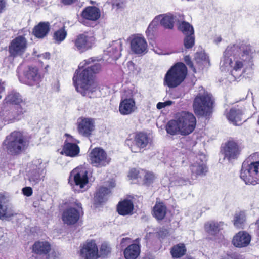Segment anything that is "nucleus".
<instances>
[{"instance_id":"1","label":"nucleus","mask_w":259,"mask_h":259,"mask_svg":"<svg viewBox=\"0 0 259 259\" xmlns=\"http://www.w3.org/2000/svg\"><path fill=\"white\" fill-rule=\"evenodd\" d=\"M255 54L254 47L246 42L230 45L220 61L221 69L226 70L228 67H231V74L235 78H238L252 68Z\"/></svg>"},{"instance_id":"2","label":"nucleus","mask_w":259,"mask_h":259,"mask_svg":"<svg viewBox=\"0 0 259 259\" xmlns=\"http://www.w3.org/2000/svg\"><path fill=\"white\" fill-rule=\"evenodd\" d=\"M92 59L81 62L73 78L76 91L83 96L92 98L98 90V83L93 79V74L98 73L101 69V65L96 63L93 65L83 68L89 64Z\"/></svg>"},{"instance_id":"3","label":"nucleus","mask_w":259,"mask_h":259,"mask_svg":"<svg viewBox=\"0 0 259 259\" xmlns=\"http://www.w3.org/2000/svg\"><path fill=\"white\" fill-rule=\"evenodd\" d=\"M25 106V100L22 96L16 91H12L5 99L1 115L7 120H12L26 111Z\"/></svg>"},{"instance_id":"4","label":"nucleus","mask_w":259,"mask_h":259,"mask_svg":"<svg viewBox=\"0 0 259 259\" xmlns=\"http://www.w3.org/2000/svg\"><path fill=\"white\" fill-rule=\"evenodd\" d=\"M196 124L194 115L191 113L183 111L177 114L175 119L168 122L166 131L171 135H188L193 132Z\"/></svg>"},{"instance_id":"5","label":"nucleus","mask_w":259,"mask_h":259,"mask_svg":"<svg viewBox=\"0 0 259 259\" xmlns=\"http://www.w3.org/2000/svg\"><path fill=\"white\" fill-rule=\"evenodd\" d=\"M5 145L7 151L11 155H18L27 148L28 141L20 132H15L7 137L5 141Z\"/></svg>"},{"instance_id":"6","label":"nucleus","mask_w":259,"mask_h":259,"mask_svg":"<svg viewBox=\"0 0 259 259\" xmlns=\"http://www.w3.org/2000/svg\"><path fill=\"white\" fill-rule=\"evenodd\" d=\"M187 69L183 63H177L166 73L164 80L169 88H175L180 85L185 78Z\"/></svg>"},{"instance_id":"7","label":"nucleus","mask_w":259,"mask_h":259,"mask_svg":"<svg viewBox=\"0 0 259 259\" xmlns=\"http://www.w3.org/2000/svg\"><path fill=\"white\" fill-rule=\"evenodd\" d=\"M213 101L211 96L204 92L199 93L195 98L193 109L195 113L200 116H207L211 110Z\"/></svg>"},{"instance_id":"8","label":"nucleus","mask_w":259,"mask_h":259,"mask_svg":"<svg viewBox=\"0 0 259 259\" xmlns=\"http://www.w3.org/2000/svg\"><path fill=\"white\" fill-rule=\"evenodd\" d=\"M240 178L247 184H259V161L253 162L248 165L243 163Z\"/></svg>"},{"instance_id":"9","label":"nucleus","mask_w":259,"mask_h":259,"mask_svg":"<svg viewBox=\"0 0 259 259\" xmlns=\"http://www.w3.org/2000/svg\"><path fill=\"white\" fill-rule=\"evenodd\" d=\"M151 142L148 136L144 133H137L133 139H128L126 141V144L130 147L133 152L137 153L141 150L147 147Z\"/></svg>"},{"instance_id":"10","label":"nucleus","mask_w":259,"mask_h":259,"mask_svg":"<svg viewBox=\"0 0 259 259\" xmlns=\"http://www.w3.org/2000/svg\"><path fill=\"white\" fill-rule=\"evenodd\" d=\"M91 163L94 166L102 167L109 164L111 159L106 151L101 148H95L89 154Z\"/></svg>"},{"instance_id":"11","label":"nucleus","mask_w":259,"mask_h":259,"mask_svg":"<svg viewBox=\"0 0 259 259\" xmlns=\"http://www.w3.org/2000/svg\"><path fill=\"white\" fill-rule=\"evenodd\" d=\"M88 170L84 166H78L74 169L70 174V179L72 178L76 187L80 189L84 188L85 186L88 183V177L87 176Z\"/></svg>"},{"instance_id":"12","label":"nucleus","mask_w":259,"mask_h":259,"mask_svg":"<svg viewBox=\"0 0 259 259\" xmlns=\"http://www.w3.org/2000/svg\"><path fill=\"white\" fill-rule=\"evenodd\" d=\"M27 47V41L22 36H19L13 39L9 46L10 55L17 57L22 55Z\"/></svg>"},{"instance_id":"13","label":"nucleus","mask_w":259,"mask_h":259,"mask_svg":"<svg viewBox=\"0 0 259 259\" xmlns=\"http://www.w3.org/2000/svg\"><path fill=\"white\" fill-rule=\"evenodd\" d=\"M95 38L91 33L84 32L79 34L74 40L76 50L83 52L92 48Z\"/></svg>"},{"instance_id":"14","label":"nucleus","mask_w":259,"mask_h":259,"mask_svg":"<svg viewBox=\"0 0 259 259\" xmlns=\"http://www.w3.org/2000/svg\"><path fill=\"white\" fill-rule=\"evenodd\" d=\"M79 256L82 259H98L99 250L95 241L86 242L81 246L79 250Z\"/></svg>"},{"instance_id":"15","label":"nucleus","mask_w":259,"mask_h":259,"mask_svg":"<svg viewBox=\"0 0 259 259\" xmlns=\"http://www.w3.org/2000/svg\"><path fill=\"white\" fill-rule=\"evenodd\" d=\"M76 208L70 207L66 209L63 213L62 220L67 225H72L76 223L80 217L81 211V204L79 202L75 203Z\"/></svg>"},{"instance_id":"16","label":"nucleus","mask_w":259,"mask_h":259,"mask_svg":"<svg viewBox=\"0 0 259 259\" xmlns=\"http://www.w3.org/2000/svg\"><path fill=\"white\" fill-rule=\"evenodd\" d=\"M205 162V156L200 155L199 159L191 166V178L193 180H196L206 175L207 170Z\"/></svg>"},{"instance_id":"17","label":"nucleus","mask_w":259,"mask_h":259,"mask_svg":"<svg viewBox=\"0 0 259 259\" xmlns=\"http://www.w3.org/2000/svg\"><path fill=\"white\" fill-rule=\"evenodd\" d=\"M24 83L29 85H38L41 80V76L38 69L35 67H29L24 72Z\"/></svg>"},{"instance_id":"18","label":"nucleus","mask_w":259,"mask_h":259,"mask_svg":"<svg viewBox=\"0 0 259 259\" xmlns=\"http://www.w3.org/2000/svg\"><path fill=\"white\" fill-rule=\"evenodd\" d=\"M131 48L135 54H141L146 51L147 43L141 35H134L131 37Z\"/></svg>"},{"instance_id":"19","label":"nucleus","mask_w":259,"mask_h":259,"mask_svg":"<svg viewBox=\"0 0 259 259\" xmlns=\"http://www.w3.org/2000/svg\"><path fill=\"white\" fill-rule=\"evenodd\" d=\"M16 214L12 207L9 205L7 198L0 194V219H9Z\"/></svg>"},{"instance_id":"20","label":"nucleus","mask_w":259,"mask_h":259,"mask_svg":"<svg viewBox=\"0 0 259 259\" xmlns=\"http://www.w3.org/2000/svg\"><path fill=\"white\" fill-rule=\"evenodd\" d=\"M251 240V236L246 232L240 231L236 234L232 239V244L237 247H244L249 245Z\"/></svg>"},{"instance_id":"21","label":"nucleus","mask_w":259,"mask_h":259,"mask_svg":"<svg viewBox=\"0 0 259 259\" xmlns=\"http://www.w3.org/2000/svg\"><path fill=\"white\" fill-rule=\"evenodd\" d=\"M94 130V122L90 118H83L79 122L78 131L81 135L88 137Z\"/></svg>"},{"instance_id":"22","label":"nucleus","mask_w":259,"mask_h":259,"mask_svg":"<svg viewBox=\"0 0 259 259\" xmlns=\"http://www.w3.org/2000/svg\"><path fill=\"white\" fill-rule=\"evenodd\" d=\"M122 42L121 39L114 41L107 48L105 54L109 55L113 59L117 60L121 56Z\"/></svg>"},{"instance_id":"23","label":"nucleus","mask_w":259,"mask_h":259,"mask_svg":"<svg viewBox=\"0 0 259 259\" xmlns=\"http://www.w3.org/2000/svg\"><path fill=\"white\" fill-rule=\"evenodd\" d=\"M136 109L135 101L133 98H126L122 100L119 106V111L121 114L129 115Z\"/></svg>"},{"instance_id":"24","label":"nucleus","mask_w":259,"mask_h":259,"mask_svg":"<svg viewBox=\"0 0 259 259\" xmlns=\"http://www.w3.org/2000/svg\"><path fill=\"white\" fill-rule=\"evenodd\" d=\"M68 140L69 141V140ZM73 141V140H70V141H66L65 142L63 150L61 152L62 154L71 157H74L79 155L80 148L77 144L72 143V142Z\"/></svg>"},{"instance_id":"25","label":"nucleus","mask_w":259,"mask_h":259,"mask_svg":"<svg viewBox=\"0 0 259 259\" xmlns=\"http://www.w3.org/2000/svg\"><path fill=\"white\" fill-rule=\"evenodd\" d=\"M238 153L239 150L237 144L233 141H229L224 148L225 157L229 160L235 159Z\"/></svg>"},{"instance_id":"26","label":"nucleus","mask_w":259,"mask_h":259,"mask_svg":"<svg viewBox=\"0 0 259 259\" xmlns=\"http://www.w3.org/2000/svg\"><path fill=\"white\" fill-rule=\"evenodd\" d=\"M50 29L49 22H40L34 27L33 34L38 38H42L47 36Z\"/></svg>"},{"instance_id":"27","label":"nucleus","mask_w":259,"mask_h":259,"mask_svg":"<svg viewBox=\"0 0 259 259\" xmlns=\"http://www.w3.org/2000/svg\"><path fill=\"white\" fill-rule=\"evenodd\" d=\"M242 112L239 109L232 108L227 114L226 117L229 121L235 125L240 124L242 121Z\"/></svg>"},{"instance_id":"28","label":"nucleus","mask_w":259,"mask_h":259,"mask_svg":"<svg viewBox=\"0 0 259 259\" xmlns=\"http://www.w3.org/2000/svg\"><path fill=\"white\" fill-rule=\"evenodd\" d=\"M224 225L222 222L211 221L205 224V229L209 235L215 236L223 229Z\"/></svg>"},{"instance_id":"29","label":"nucleus","mask_w":259,"mask_h":259,"mask_svg":"<svg viewBox=\"0 0 259 259\" xmlns=\"http://www.w3.org/2000/svg\"><path fill=\"white\" fill-rule=\"evenodd\" d=\"M123 253L126 259H136L140 253V246L137 244H131L124 249Z\"/></svg>"},{"instance_id":"30","label":"nucleus","mask_w":259,"mask_h":259,"mask_svg":"<svg viewBox=\"0 0 259 259\" xmlns=\"http://www.w3.org/2000/svg\"><path fill=\"white\" fill-rule=\"evenodd\" d=\"M82 16L86 19L96 20L100 16V10L96 7H88L82 11Z\"/></svg>"},{"instance_id":"31","label":"nucleus","mask_w":259,"mask_h":259,"mask_svg":"<svg viewBox=\"0 0 259 259\" xmlns=\"http://www.w3.org/2000/svg\"><path fill=\"white\" fill-rule=\"evenodd\" d=\"M160 24L166 29H172L176 20V17L169 13L158 15Z\"/></svg>"},{"instance_id":"32","label":"nucleus","mask_w":259,"mask_h":259,"mask_svg":"<svg viewBox=\"0 0 259 259\" xmlns=\"http://www.w3.org/2000/svg\"><path fill=\"white\" fill-rule=\"evenodd\" d=\"M133 210V204L131 200H125L120 202L117 207L118 213L122 215L130 214Z\"/></svg>"},{"instance_id":"33","label":"nucleus","mask_w":259,"mask_h":259,"mask_svg":"<svg viewBox=\"0 0 259 259\" xmlns=\"http://www.w3.org/2000/svg\"><path fill=\"white\" fill-rule=\"evenodd\" d=\"M45 169L44 168L39 167L33 169L29 173V180L33 184H37L44 177Z\"/></svg>"},{"instance_id":"34","label":"nucleus","mask_w":259,"mask_h":259,"mask_svg":"<svg viewBox=\"0 0 259 259\" xmlns=\"http://www.w3.org/2000/svg\"><path fill=\"white\" fill-rule=\"evenodd\" d=\"M51 249L50 244L48 242H37L33 246V250L38 254H47Z\"/></svg>"},{"instance_id":"35","label":"nucleus","mask_w":259,"mask_h":259,"mask_svg":"<svg viewBox=\"0 0 259 259\" xmlns=\"http://www.w3.org/2000/svg\"><path fill=\"white\" fill-rule=\"evenodd\" d=\"M186 248L183 243H179L174 246L171 250L170 253L174 258H179L185 255Z\"/></svg>"},{"instance_id":"36","label":"nucleus","mask_w":259,"mask_h":259,"mask_svg":"<svg viewBox=\"0 0 259 259\" xmlns=\"http://www.w3.org/2000/svg\"><path fill=\"white\" fill-rule=\"evenodd\" d=\"M166 208L162 203H156L154 209L153 214L157 220H162L165 216Z\"/></svg>"},{"instance_id":"37","label":"nucleus","mask_w":259,"mask_h":259,"mask_svg":"<svg viewBox=\"0 0 259 259\" xmlns=\"http://www.w3.org/2000/svg\"><path fill=\"white\" fill-rule=\"evenodd\" d=\"M110 190L106 187H101L97 192L95 196V200L96 202L101 203L106 200L107 195L110 193Z\"/></svg>"},{"instance_id":"38","label":"nucleus","mask_w":259,"mask_h":259,"mask_svg":"<svg viewBox=\"0 0 259 259\" xmlns=\"http://www.w3.org/2000/svg\"><path fill=\"white\" fill-rule=\"evenodd\" d=\"M245 221L246 215L244 212L240 211L235 213L234 218V225L236 228H243Z\"/></svg>"},{"instance_id":"39","label":"nucleus","mask_w":259,"mask_h":259,"mask_svg":"<svg viewBox=\"0 0 259 259\" xmlns=\"http://www.w3.org/2000/svg\"><path fill=\"white\" fill-rule=\"evenodd\" d=\"M179 28L185 35L194 33L192 26L185 21L182 22L180 24Z\"/></svg>"},{"instance_id":"40","label":"nucleus","mask_w":259,"mask_h":259,"mask_svg":"<svg viewBox=\"0 0 259 259\" xmlns=\"http://www.w3.org/2000/svg\"><path fill=\"white\" fill-rule=\"evenodd\" d=\"M67 36V31L64 28H62L55 32L54 39L57 43L63 41Z\"/></svg>"},{"instance_id":"41","label":"nucleus","mask_w":259,"mask_h":259,"mask_svg":"<svg viewBox=\"0 0 259 259\" xmlns=\"http://www.w3.org/2000/svg\"><path fill=\"white\" fill-rule=\"evenodd\" d=\"M195 59L197 63L206 65L209 64L207 55L204 52L197 53L195 56Z\"/></svg>"},{"instance_id":"42","label":"nucleus","mask_w":259,"mask_h":259,"mask_svg":"<svg viewBox=\"0 0 259 259\" xmlns=\"http://www.w3.org/2000/svg\"><path fill=\"white\" fill-rule=\"evenodd\" d=\"M192 184V182L189 179L183 177H177L171 182L172 186H183Z\"/></svg>"},{"instance_id":"43","label":"nucleus","mask_w":259,"mask_h":259,"mask_svg":"<svg viewBox=\"0 0 259 259\" xmlns=\"http://www.w3.org/2000/svg\"><path fill=\"white\" fill-rule=\"evenodd\" d=\"M159 17L158 16H156L152 21L150 23L146 32L147 35H153L154 30L158 25L159 21Z\"/></svg>"},{"instance_id":"44","label":"nucleus","mask_w":259,"mask_h":259,"mask_svg":"<svg viewBox=\"0 0 259 259\" xmlns=\"http://www.w3.org/2000/svg\"><path fill=\"white\" fill-rule=\"evenodd\" d=\"M159 17L158 16H156L152 21L150 23L146 32L147 35H153L154 30L158 25L159 21Z\"/></svg>"},{"instance_id":"45","label":"nucleus","mask_w":259,"mask_h":259,"mask_svg":"<svg viewBox=\"0 0 259 259\" xmlns=\"http://www.w3.org/2000/svg\"><path fill=\"white\" fill-rule=\"evenodd\" d=\"M111 252V247L106 243H103L101 245L99 251V257H105Z\"/></svg>"},{"instance_id":"46","label":"nucleus","mask_w":259,"mask_h":259,"mask_svg":"<svg viewBox=\"0 0 259 259\" xmlns=\"http://www.w3.org/2000/svg\"><path fill=\"white\" fill-rule=\"evenodd\" d=\"M195 43L194 33L185 35L184 40L185 47L189 49L192 48Z\"/></svg>"},{"instance_id":"47","label":"nucleus","mask_w":259,"mask_h":259,"mask_svg":"<svg viewBox=\"0 0 259 259\" xmlns=\"http://www.w3.org/2000/svg\"><path fill=\"white\" fill-rule=\"evenodd\" d=\"M144 182L146 184L152 183L155 179V176L151 172L144 171Z\"/></svg>"},{"instance_id":"48","label":"nucleus","mask_w":259,"mask_h":259,"mask_svg":"<svg viewBox=\"0 0 259 259\" xmlns=\"http://www.w3.org/2000/svg\"><path fill=\"white\" fill-rule=\"evenodd\" d=\"M113 7L116 9L122 8L124 6V0H111Z\"/></svg>"},{"instance_id":"49","label":"nucleus","mask_w":259,"mask_h":259,"mask_svg":"<svg viewBox=\"0 0 259 259\" xmlns=\"http://www.w3.org/2000/svg\"><path fill=\"white\" fill-rule=\"evenodd\" d=\"M127 67L131 73H134L136 72H138L139 71L137 69V67L134 64V63L132 61H128L127 63Z\"/></svg>"},{"instance_id":"50","label":"nucleus","mask_w":259,"mask_h":259,"mask_svg":"<svg viewBox=\"0 0 259 259\" xmlns=\"http://www.w3.org/2000/svg\"><path fill=\"white\" fill-rule=\"evenodd\" d=\"M139 171L136 169H132L128 173V177L131 179H136L138 178Z\"/></svg>"},{"instance_id":"51","label":"nucleus","mask_w":259,"mask_h":259,"mask_svg":"<svg viewBox=\"0 0 259 259\" xmlns=\"http://www.w3.org/2000/svg\"><path fill=\"white\" fill-rule=\"evenodd\" d=\"M172 103L173 102L171 101H167L164 102H159L157 103L156 107L157 109H161L166 106H170Z\"/></svg>"},{"instance_id":"52","label":"nucleus","mask_w":259,"mask_h":259,"mask_svg":"<svg viewBox=\"0 0 259 259\" xmlns=\"http://www.w3.org/2000/svg\"><path fill=\"white\" fill-rule=\"evenodd\" d=\"M185 63L188 66L193 70V72H196V69L193 66V64L190 58L188 56H186L184 58Z\"/></svg>"},{"instance_id":"53","label":"nucleus","mask_w":259,"mask_h":259,"mask_svg":"<svg viewBox=\"0 0 259 259\" xmlns=\"http://www.w3.org/2000/svg\"><path fill=\"white\" fill-rule=\"evenodd\" d=\"M22 192L24 195L26 196H30L32 194V189L30 187H26L22 189Z\"/></svg>"},{"instance_id":"54","label":"nucleus","mask_w":259,"mask_h":259,"mask_svg":"<svg viewBox=\"0 0 259 259\" xmlns=\"http://www.w3.org/2000/svg\"><path fill=\"white\" fill-rule=\"evenodd\" d=\"M77 0H61V2L65 5H69L75 3Z\"/></svg>"},{"instance_id":"55","label":"nucleus","mask_w":259,"mask_h":259,"mask_svg":"<svg viewBox=\"0 0 259 259\" xmlns=\"http://www.w3.org/2000/svg\"><path fill=\"white\" fill-rule=\"evenodd\" d=\"M222 259H237V256L235 254L227 255Z\"/></svg>"},{"instance_id":"56","label":"nucleus","mask_w":259,"mask_h":259,"mask_svg":"<svg viewBox=\"0 0 259 259\" xmlns=\"http://www.w3.org/2000/svg\"><path fill=\"white\" fill-rule=\"evenodd\" d=\"M130 240L131 239L128 238H122L121 241V244L123 246L125 245L126 242H130Z\"/></svg>"},{"instance_id":"57","label":"nucleus","mask_w":259,"mask_h":259,"mask_svg":"<svg viewBox=\"0 0 259 259\" xmlns=\"http://www.w3.org/2000/svg\"><path fill=\"white\" fill-rule=\"evenodd\" d=\"M5 3L4 0H0V13L2 12V10L5 8Z\"/></svg>"},{"instance_id":"58","label":"nucleus","mask_w":259,"mask_h":259,"mask_svg":"<svg viewBox=\"0 0 259 259\" xmlns=\"http://www.w3.org/2000/svg\"><path fill=\"white\" fill-rule=\"evenodd\" d=\"M5 90V84L4 82L0 81V94Z\"/></svg>"},{"instance_id":"59","label":"nucleus","mask_w":259,"mask_h":259,"mask_svg":"<svg viewBox=\"0 0 259 259\" xmlns=\"http://www.w3.org/2000/svg\"><path fill=\"white\" fill-rule=\"evenodd\" d=\"M222 40V38L220 36H219V37H217L215 39H214V42L216 43V44H218L220 42H221Z\"/></svg>"},{"instance_id":"60","label":"nucleus","mask_w":259,"mask_h":259,"mask_svg":"<svg viewBox=\"0 0 259 259\" xmlns=\"http://www.w3.org/2000/svg\"><path fill=\"white\" fill-rule=\"evenodd\" d=\"M109 186L111 187V188L114 187L115 186V182L113 181H110V184L109 185Z\"/></svg>"},{"instance_id":"61","label":"nucleus","mask_w":259,"mask_h":259,"mask_svg":"<svg viewBox=\"0 0 259 259\" xmlns=\"http://www.w3.org/2000/svg\"><path fill=\"white\" fill-rule=\"evenodd\" d=\"M42 56L46 59H49L50 58V54L48 53H46L45 54H43Z\"/></svg>"},{"instance_id":"62","label":"nucleus","mask_w":259,"mask_h":259,"mask_svg":"<svg viewBox=\"0 0 259 259\" xmlns=\"http://www.w3.org/2000/svg\"><path fill=\"white\" fill-rule=\"evenodd\" d=\"M14 2L15 3H18L19 2V0H13Z\"/></svg>"}]
</instances>
